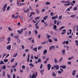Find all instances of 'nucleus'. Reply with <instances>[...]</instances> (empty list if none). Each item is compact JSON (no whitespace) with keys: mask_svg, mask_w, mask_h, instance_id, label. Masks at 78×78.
Here are the masks:
<instances>
[{"mask_svg":"<svg viewBox=\"0 0 78 78\" xmlns=\"http://www.w3.org/2000/svg\"><path fill=\"white\" fill-rule=\"evenodd\" d=\"M54 62L55 63H56V64H57L58 63V60H57V59L56 58H54Z\"/></svg>","mask_w":78,"mask_h":78,"instance_id":"25","label":"nucleus"},{"mask_svg":"<svg viewBox=\"0 0 78 78\" xmlns=\"http://www.w3.org/2000/svg\"><path fill=\"white\" fill-rule=\"evenodd\" d=\"M20 20H21V21H23V17H21Z\"/></svg>","mask_w":78,"mask_h":78,"instance_id":"50","label":"nucleus"},{"mask_svg":"<svg viewBox=\"0 0 78 78\" xmlns=\"http://www.w3.org/2000/svg\"><path fill=\"white\" fill-rule=\"evenodd\" d=\"M46 35H47V37L48 38H50L51 37V36L50 35L48 34H46Z\"/></svg>","mask_w":78,"mask_h":78,"instance_id":"27","label":"nucleus"},{"mask_svg":"<svg viewBox=\"0 0 78 78\" xmlns=\"http://www.w3.org/2000/svg\"><path fill=\"white\" fill-rule=\"evenodd\" d=\"M25 5V3H21L20 4V6H22L23 5Z\"/></svg>","mask_w":78,"mask_h":78,"instance_id":"58","label":"nucleus"},{"mask_svg":"<svg viewBox=\"0 0 78 78\" xmlns=\"http://www.w3.org/2000/svg\"><path fill=\"white\" fill-rule=\"evenodd\" d=\"M54 68H55L56 70H58L59 68V66L58 65H56V66L55 65L54 66Z\"/></svg>","mask_w":78,"mask_h":78,"instance_id":"4","label":"nucleus"},{"mask_svg":"<svg viewBox=\"0 0 78 78\" xmlns=\"http://www.w3.org/2000/svg\"><path fill=\"white\" fill-rule=\"evenodd\" d=\"M22 69H23L24 70H25V65L22 66L21 67Z\"/></svg>","mask_w":78,"mask_h":78,"instance_id":"32","label":"nucleus"},{"mask_svg":"<svg viewBox=\"0 0 78 78\" xmlns=\"http://www.w3.org/2000/svg\"><path fill=\"white\" fill-rule=\"evenodd\" d=\"M77 9V7L76 6L73 9V11H76Z\"/></svg>","mask_w":78,"mask_h":78,"instance_id":"34","label":"nucleus"},{"mask_svg":"<svg viewBox=\"0 0 78 78\" xmlns=\"http://www.w3.org/2000/svg\"><path fill=\"white\" fill-rule=\"evenodd\" d=\"M8 61V60L7 59H5L4 60V62H7Z\"/></svg>","mask_w":78,"mask_h":78,"instance_id":"41","label":"nucleus"},{"mask_svg":"<svg viewBox=\"0 0 78 78\" xmlns=\"http://www.w3.org/2000/svg\"><path fill=\"white\" fill-rule=\"evenodd\" d=\"M28 57L27 58V62H29V61H30V54H28Z\"/></svg>","mask_w":78,"mask_h":78,"instance_id":"11","label":"nucleus"},{"mask_svg":"<svg viewBox=\"0 0 78 78\" xmlns=\"http://www.w3.org/2000/svg\"><path fill=\"white\" fill-rule=\"evenodd\" d=\"M62 53L63 55H65V52L66 51V50H63L62 51Z\"/></svg>","mask_w":78,"mask_h":78,"instance_id":"21","label":"nucleus"},{"mask_svg":"<svg viewBox=\"0 0 78 78\" xmlns=\"http://www.w3.org/2000/svg\"><path fill=\"white\" fill-rule=\"evenodd\" d=\"M66 29L63 30L62 31V32L61 33V34H65V33H66Z\"/></svg>","mask_w":78,"mask_h":78,"instance_id":"13","label":"nucleus"},{"mask_svg":"<svg viewBox=\"0 0 78 78\" xmlns=\"http://www.w3.org/2000/svg\"><path fill=\"white\" fill-rule=\"evenodd\" d=\"M53 14H54V13H53V12H51L50 14L51 16H53Z\"/></svg>","mask_w":78,"mask_h":78,"instance_id":"46","label":"nucleus"},{"mask_svg":"<svg viewBox=\"0 0 78 78\" xmlns=\"http://www.w3.org/2000/svg\"><path fill=\"white\" fill-rule=\"evenodd\" d=\"M25 52H28L29 51V50L28 49H27L25 50Z\"/></svg>","mask_w":78,"mask_h":78,"instance_id":"49","label":"nucleus"},{"mask_svg":"<svg viewBox=\"0 0 78 78\" xmlns=\"http://www.w3.org/2000/svg\"><path fill=\"white\" fill-rule=\"evenodd\" d=\"M45 11V9H42L41 11V12H42Z\"/></svg>","mask_w":78,"mask_h":78,"instance_id":"39","label":"nucleus"},{"mask_svg":"<svg viewBox=\"0 0 78 78\" xmlns=\"http://www.w3.org/2000/svg\"><path fill=\"white\" fill-rule=\"evenodd\" d=\"M58 72L59 74H61V73H62V72L61 71H58Z\"/></svg>","mask_w":78,"mask_h":78,"instance_id":"59","label":"nucleus"},{"mask_svg":"<svg viewBox=\"0 0 78 78\" xmlns=\"http://www.w3.org/2000/svg\"><path fill=\"white\" fill-rule=\"evenodd\" d=\"M62 15H61L59 17V20H61V19H62Z\"/></svg>","mask_w":78,"mask_h":78,"instance_id":"33","label":"nucleus"},{"mask_svg":"<svg viewBox=\"0 0 78 78\" xmlns=\"http://www.w3.org/2000/svg\"><path fill=\"white\" fill-rule=\"evenodd\" d=\"M52 75L53 76L55 77V76H56V73H55L54 72L52 74Z\"/></svg>","mask_w":78,"mask_h":78,"instance_id":"28","label":"nucleus"},{"mask_svg":"<svg viewBox=\"0 0 78 78\" xmlns=\"http://www.w3.org/2000/svg\"><path fill=\"white\" fill-rule=\"evenodd\" d=\"M74 58V57H73V56H72L70 58H68V60L69 61H70V60H71V59H73Z\"/></svg>","mask_w":78,"mask_h":78,"instance_id":"19","label":"nucleus"},{"mask_svg":"<svg viewBox=\"0 0 78 78\" xmlns=\"http://www.w3.org/2000/svg\"><path fill=\"white\" fill-rule=\"evenodd\" d=\"M70 3V1H68L65 2V3Z\"/></svg>","mask_w":78,"mask_h":78,"instance_id":"61","label":"nucleus"},{"mask_svg":"<svg viewBox=\"0 0 78 78\" xmlns=\"http://www.w3.org/2000/svg\"><path fill=\"white\" fill-rule=\"evenodd\" d=\"M34 74H35V76L34 75ZM37 73L36 72L34 74H32V76L31 77V75H30V78H36L37 77Z\"/></svg>","mask_w":78,"mask_h":78,"instance_id":"1","label":"nucleus"},{"mask_svg":"<svg viewBox=\"0 0 78 78\" xmlns=\"http://www.w3.org/2000/svg\"><path fill=\"white\" fill-rule=\"evenodd\" d=\"M14 58H13L12 59V60H11V62H14Z\"/></svg>","mask_w":78,"mask_h":78,"instance_id":"48","label":"nucleus"},{"mask_svg":"<svg viewBox=\"0 0 78 78\" xmlns=\"http://www.w3.org/2000/svg\"><path fill=\"white\" fill-rule=\"evenodd\" d=\"M47 18H48V16H45L44 17V20H46V19H47Z\"/></svg>","mask_w":78,"mask_h":78,"instance_id":"35","label":"nucleus"},{"mask_svg":"<svg viewBox=\"0 0 78 78\" xmlns=\"http://www.w3.org/2000/svg\"><path fill=\"white\" fill-rule=\"evenodd\" d=\"M54 24H56V23H57V20H54Z\"/></svg>","mask_w":78,"mask_h":78,"instance_id":"42","label":"nucleus"},{"mask_svg":"<svg viewBox=\"0 0 78 78\" xmlns=\"http://www.w3.org/2000/svg\"><path fill=\"white\" fill-rule=\"evenodd\" d=\"M48 41L49 42H52V40L49 39H48Z\"/></svg>","mask_w":78,"mask_h":78,"instance_id":"57","label":"nucleus"},{"mask_svg":"<svg viewBox=\"0 0 78 78\" xmlns=\"http://www.w3.org/2000/svg\"><path fill=\"white\" fill-rule=\"evenodd\" d=\"M68 64L70 65L71 64V62H68Z\"/></svg>","mask_w":78,"mask_h":78,"instance_id":"64","label":"nucleus"},{"mask_svg":"<svg viewBox=\"0 0 78 78\" xmlns=\"http://www.w3.org/2000/svg\"><path fill=\"white\" fill-rule=\"evenodd\" d=\"M46 5H50V3L49 2H46Z\"/></svg>","mask_w":78,"mask_h":78,"instance_id":"47","label":"nucleus"},{"mask_svg":"<svg viewBox=\"0 0 78 78\" xmlns=\"http://www.w3.org/2000/svg\"><path fill=\"white\" fill-rule=\"evenodd\" d=\"M41 58H39L37 62H41Z\"/></svg>","mask_w":78,"mask_h":78,"instance_id":"54","label":"nucleus"},{"mask_svg":"<svg viewBox=\"0 0 78 78\" xmlns=\"http://www.w3.org/2000/svg\"><path fill=\"white\" fill-rule=\"evenodd\" d=\"M33 50L35 51H37V48L35 47L34 49H33Z\"/></svg>","mask_w":78,"mask_h":78,"instance_id":"30","label":"nucleus"},{"mask_svg":"<svg viewBox=\"0 0 78 78\" xmlns=\"http://www.w3.org/2000/svg\"><path fill=\"white\" fill-rule=\"evenodd\" d=\"M41 18V17H36V18H35V20H37H37H39V18Z\"/></svg>","mask_w":78,"mask_h":78,"instance_id":"26","label":"nucleus"},{"mask_svg":"<svg viewBox=\"0 0 78 78\" xmlns=\"http://www.w3.org/2000/svg\"><path fill=\"white\" fill-rule=\"evenodd\" d=\"M17 53H16L15 54H14L13 56V58H16V56H17Z\"/></svg>","mask_w":78,"mask_h":78,"instance_id":"18","label":"nucleus"},{"mask_svg":"<svg viewBox=\"0 0 78 78\" xmlns=\"http://www.w3.org/2000/svg\"><path fill=\"white\" fill-rule=\"evenodd\" d=\"M5 64L4 62H3L2 60H1L0 62V65H2V64Z\"/></svg>","mask_w":78,"mask_h":78,"instance_id":"29","label":"nucleus"},{"mask_svg":"<svg viewBox=\"0 0 78 78\" xmlns=\"http://www.w3.org/2000/svg\"><path fill=\"white\" fill-rule=\"evenodd\" d=\"M42 47L41 46H38V50H41V49L42 48Z\"/></svg>","mask_w":78,"mask_h":78,"instance_id":"38","label":"nucleus"},{"mask_svg":"<svg viewBox=\"0 0 78 78\" xmlns=\"http://www.w3.org/2000/svg\"><path fill=\"white\" fill-rule=\"evenodd\" d=\"M21 47L22 49H24L25 48V47H24V46L23 45H21Z\"/></svg>","mask_w":78,"mask_h":78,"instance_id":"55","label":"nucleus"},{"mask_svg":"<svg viewBox=\"0 0 78 78\" xmlns=\"http://www.w3.org/2000/svg\"><path fill=\"white\" fill-rule=\"evenodd\" d=\"M69 30L70 31L69 33V32H67V35H69V34H70L71 33H72V30L71 29H69Z\"/></svg>","mask_w":78,"mask_h":78,"instance_id":"14","label":"nucleus"},{"mask_svg":"<svg viewBox=\"0 0 78 78\" xmlns=\"http://www.w3.org/2000/svg\"><path fill=\"white\" fill-rule=\"evenodd\" d=\"M47 66H48V70H50V69H51V65L50 64H48L47 65Z\"/></svg>","mask_w":78,"mask_h":78,"instance_id":"6","label":"nucleus"},{"mask_svg":"<svg viewBox=\"0 0 78 78\" xmlns=\"http://www.w3.org/2000/svg\"><path fill=\"white\" fill-rule=\"evenodd\" d=\"M42 67H43V65L41 64L40 66V68L41 69L42 68Z\"/></svg>","mask_w":78,"mask_h":78,"instance_id":"45","label":"nucleus"},{"mask_svg":"<svg viewBox=\"0 0 78 78\" xmlns=\"http://www.w3.org/2000/svg\"><path fill=\"white\" fill-rule=\"evenodd\" d=\"M64 27H65L64 26H62V27H61L59 29V30H62V28H64Z\"/></svg>","mask_w":78,"mask_h":78,"instance_id":"43","label":"nucleus"},{"mask_svg":"<svg viewBox=\"0 0 78 78\" xmlns=\"http://www.w3.org/2000/svg\"><path fill=\"white\" fill-rule=\"evenodd\" d=\"M59 22H60L59 21H57V25H59Z\"/></svg>","mask_w":78,"mask_h":78,"instance_id":"51","label":"nucleus"},{"mask_svg":"<svg viewBox=\"0 0 78 78\" xmlns=\"http://www.w3.org/2000/svg\"><path fill=\"white\" fill-rule=\"evenodd\" d=\"M21 3L20 2V1H17V5L18 6H20V4Z\"/></svg>","mask_w":78,"mask_h":78,"instance_id":"10","label":"nucleus"},{"mask_svg":"<svg viewBox=\"0 0 78 78\" xmlns=\"http://www.w3.org/2000/svg\"><path fill=\"white\" fill-rule=\"evenodd\" d=\"M14 37H15V39H18V38L19 37V35H16V36H13Z\"/></svg>","mask_w":78,"mask_h":78,"instance_id":"23","label":"nucleus"},{"mask_svg":"<svg viewBox=\"0 0 78 78\" xmlns=\"http://www.w3.org/2000/svg\"><path fill=\"white\" fill-rule=\"evenodd\" d=\"M7 77H8V78H10V76H9V74H7Z\"/></svg>","mask_w":78,"mask_h":78,"instance_id":"63","label":"nucleus"},{"mask_svg":"<svg viewBox=\"0 0 78 78\" xmlns=\"http://www.w3.org/2000/svg\"><path fill=\"white\" fill-rule=\"evenodd\" d=\"M44 69H43L42 70H41V75H43L44 74V73H42L43 72H44Z\"/></svg>","mask_w":78,"mask_h":78,"instance_id":"31","label":"nucleus"},{"mask_svg":"<svg viewBox=\"0 0 78 78\" xmlns=\"http://www.w3.org/2000/svg\"><path fill=\"white\" fill-rule=\"evenodd\" d=\"M5 9H6L4 7H3L2 8V10H3V11H5Z\"/></svg>","mask_w":78,"mask_h":78,"instance_id":"56","label":"nucleus"},{"mask_svg":"<svg viewBox=\"0 0 78 78\" xmlns=\"http://www.w3.org/2000/svg\"><path fill=\"white\" fill-rule=\"evenodd\" d=\"M76 73V70L75 69H74L73 71V72L72 73V75L73 76H75Z\"/></svg>","mask_w":78,"mask_h":78,"instance_id":"5","label":"nucleus"},{"mask_svg":"<svg viewBox=\"0 0 78 78\" xmlns=\"http://www.w3.org/2000/svg\"><path fill=\"white\" fill-rule=\"evenodd\" d=\"M5 37H2L0 40V42H2V41H3L4 39H5Z\"/></svg>","mask_w":78,"mask_h":78,"instance_id":"12","label":"nucleus"},{"mask_svg":"<svg viewBox=\"0 0 78 78\" xmlns=\"http://www.w3.org/2000/svg\"><path fill=\"white\" fill-rule=\"evenodd\" d=\"M23 28H22L20 30V31L19 30H17V32L18 33V34H22V33H23Z\"/></svg>","mask_w":78,"mask_h":78,"instance_id":"2","label":"nucleus"},{"mask_svg":"<svg viewBox=\"0 0 78 78\" xmlns=\"http://www.w3.org/2000/svg\"><path fill=\"white\" fill-rule=\"evenodd\" d=\"M55 47L54 45L50 46V48H49V50H51V49H55Z\"/></svg>","mask_w":78,"mask_h":78,"instance_id":"9","label":"nucleus"},{"mask_svg":"<svg viewBox=\"0 0 78 78\" xmlns=\"http://www.w3.org/2000/svg\"><path fill=\"white\" fill-rule=\"evenodd\" d=\"M66 44H69V41H66Z\"/></svg>","mask_w":78,"mask_h":78,"instance_id":"62","label":"nucleus"},{"mask_svg":"<svg viewBox=\"0 0 78 78\" xmlns=\"http://www.w3.org/2000/svg\"><path fill=\"white\" fill-rule=\"evenodd\" d=\"M24 12H25V13H26V12H27L30 11V9L29 8H28L27 9V11H25V9L24 10Z\"/></svg>","mask_w":78,"mask_h":78,"instance_id":"22","label":"nucleus"},{"mask_svg":"<svg viewBox=\"0 0 78 78\" xmlns=\"http://www.w3.org/2000/svg\"><path fill=\"white\" fill-rule=\"evenodd\" d=\"M7 6V4H5L4 5L3 7L4 8H6Z\"/></svg>","mask_w":78,"mask_h":78,"instance_id":"52","label":"nucleus"},{"mask_svg":"<svg viewBox=\"0 0 78 78\" xmlns=\"http://www.w3.org/2000/svg\"><path fill=\"white\" fill-rule=\"evenodd\" d=\"M60 67L62 68L63 69H66L67 68V66H66V65H63L62 66H60Z\"/></svg>","mask_w":78,"mask_h":78,"instance_id":"7","label":"nucleus"},{"mask_svg":"<svg viewBox=\"0 0 78 78\" xmlns=\"http://www.w3.org/2000/svg\"><path fill=\"white\" fill-rule=\"evenodd\" d=\"M2 73V77H4V76H5V71H3Z\"/></svg>","mask_w":78,"mask_h":78,"instance_id":"24","label":"nucleus"},{"mask_svg":"<svg viewBox=\"0 0 78 78\" xmlns=\"http://www.w3.org/2000/svg\"><path fill=\"white\" fill-rule=\"evenodd\" d=\"M36 13L37 14H39V10L37 9H36Z\"/></svg>","mask_w":78,"mask_h":78,"instance_id":"16","label":"nucleus"},{"mask_svg":"<svg viewBox=\"0 0 78 78\" xmlns=\"http://www.w3.org/2000/svg\"><path fill=\"white\" fill-rule=\"evenodd\" d=\"M53 28L55 30H56L57 28V27L56 25H55L53 26Z\"/></svg>","mask_w":78,"mask_h":78,"instance_id":"20","label":"nucleus"},{"mask_svg":"<svg viewBox=\"0 0 78 78\" xmlns=\"http://www.w3.org/2000/svg\"><path fill=\"white\" fill-rule=\"evenodd\" d=\"M2 69H3V70H6V65H4L2 66Z\"/></svg>","mask_w":78,"mask_h":78,"instance_id":"17","label":"nucleus"},{"mask_svg":"<svg viewBox=\"0 0 78 78\" xmlns=\"http://www.w3.org/2000/svg\"><path fill=\"white\" fill-rule=\"evenodd\" d=\"M47 53V50H44L43 52L44 55H45Z\"/></svg>","mask_w":78,"mask_h":78,"instance_id":"15","label":"nucleus"},{"mask_svg":"<svg viewBox=\"0 0 78 78\" xmlns=\"http://www.w3.org/2000/svg\"><path fill=\"white\" fill-rule=\"evenodd\" d=\"M7 40L8 41H11V38L9 37L7 38Z\"/></svg>","mask_w":78,"mask_h":78,"instance_id":"44","label":"nucleus"},{"mask_svg":"<svg viewBox=\"0 0 78 78\" xmlns=\"http://www.w3.org/2000/svg\"><path fill=\"white\" fill-rule=\"evenodd\" d=\"M58 16L56 15L55 16H53L51 17L52 20H54V19H58Z\"/></svg>","mask_w":78,"mask_h":78,"instance_id":"8","label":"nucleus"},{"mask_svg":"<svg viewBox=\"0 0 78 78\" xmlns=\"http://www.w3.org/2000/svg\"><path fill=\"white\" fill-rule=\"evenodd\" d=\"M70 5V2L68 3L67 4H64L65 6H67L69 5Z\"/></svg>","mask_w":78,"mask_h":78,"instance_id":"37","label":"nucleus"},{"mask_svg":"<svg viewBox=\"0 0 78 78\" xmlns=\"http://www.w3.org/2000/svg\"><path fill=\"white\" fill-rule=\"evenodd\" d=\"M6 48L8 50H11V46L10 45L7 46L6 47Z\"/></svg>","mask_w":78,"mask_h":78,"instance_id":"3","label":"nucleus"},{"mask_svg":"<svg viewBox=\"0 0 78 78\" xmlns=\"http://www.w3.org/2000/svg\"><path fill=\"white\" fill-rule=\"evenodd\" d=\"M41 22H44V24H46V23H45V21H44V20H42L41 21Z\"/></svg>","mask_w":78,"mask_h":78,"instance_id":"53","label":"nucleus"},{"mask_svg":"<svg viewBox=\"0 0 78 78\" xmlns=\"http://www.w3.org/2000/svg\"><path fill=\"white\" fill-rule=\"evenodd\" d=\"M35 34L36 35H37V34H38V32H37V31L36 30H35Z\"/></svg>","mask_w":78,"mask_h":78,"instance_id":"36","label":"nucleus"},{"mask_svg":"<svg viewBox=\"0 0 78 78\" xmlns=\"http://www.w3.org/2000/svg\"><path fill=\"white\" fill-rule=\"evenodd\" d=\"M7 11H8L9 10V9H10V7L9 6L7 8Z\"/></svg>","mask_w":78,"mask_h":78,"instance_id":"60","label":"nucleus"},{"mask_svg":"<svg viewBox=\"0 0 78 78\" xmlns=\"http://www.w3.org/2000/svg\"><path fill=\"white\" fill-rule=\"evenodd\" d=\"M29 66H31L32 67H34V65H33L32 63H30L29 64Z\"/></svg>","mask_w":78,"mask_h":78,"instance_id":"40","label":"nucleus"}]
</instances>
